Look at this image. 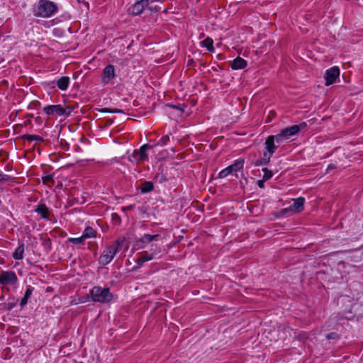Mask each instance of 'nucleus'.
Instances as JSON below:
<instances>
[{
    "mask_svg": "<svg viewBox=\"0 0 363 363\" xmlns=\"http://www.w3.org/2000/svg\"><path fill=\"white\" fill-rule=\"evenodd\" d=\"M306 127V123H301L298 125H294L291 127L286 128L281 130L284 133L285 138L289 140L291 136L298 133L301 130L305 128Z\"/></svg>",
    "mask_w": 363,
    "mask_h": 363,
    "instance_id": "6e6552de",
    "label": "nucleus"
},
{
    "mask_svg": "<svg viewBox=\"0 0 363 363\" xmlns=\"http://www.w3.org/2000/svg\"><path fill=\"white\" fill-rule=\"evenodd\" d=\"M85 238H83V235L79 238H70L68 239V241L69 242H72L73 244L79 245L84 242Z\"/></svg>",
    "mask_w": 363,
    "mask_h": 363,
    "instance_id": "bb28decb",
    "label": "nucleus"
},
{
    "mask_svg": "<svg viewBox=\"0 0 363 363\" xmlns=\"http://www.w3.org/2000/svg\"><path fill=\"white\" fill-rule=\"evenodd\" d=\"M262 171L264 173L263 178H262L264 179V181H267L272 177L273 174H272V171L268 170L267 168H263Z\"/></svg>",
    "mask_w": 363,
    "mask_h": 363,
    "instance_id": "cd10ccee",
    "label": "nucleus"
},
{
    "mask_svg": "<svg viewBox=\"0 0 363 363\" xmlns=\"http://www.w3.org/2000/svg\"><path fill=\"white\" fill-rule=\"evenodd\" d=\"M155 259L154 254H151L149 252L145 251L140 254L139 257L137 258L136 263L138 267H141L145 262L150 261Z\"/></svg>",
    "mask_w": 363,
    "mask_h": 363,
    "instance_id": "4468645a",
    "label": "nucleus"
},
{
    "mask_svg": "<svg viewBox=\"0 0 363 363\" xmlns=\"http://www.w3.org/2000/svg\"><path fill=\"white\" fill-rule=\"evenodd\" d=\"M270 158L271 157H269L267 155L263 154V157L262 159L257 160L255 162V166L266 165V164H267L269 162Z\"/></svg>",
    "mask_w": 363,
    "mask_h": 363,
    "instance_id": "a878e982",
    "label": "nucleus"
},
{
    "mask_svg": "<svg viewBox=\"0 0 363 363\" xmlns=\"http://www.w3.org/2000/svg\"><path fill=\"white\" fill-rule=\"evenodd\" d=\"M123 240H118L112 245L106 246L101 255L99 258V262L101 265L109 264L114 258L116 253L121 250Z\"/></svg>",
    "mask_w": 363,
    "mask_h": 363,
    "instance_id": "f03ea898",
    "label": "nucleus"
},
{
    "mask_svg": "<svg viewBox=\"0 0 363 363\" xmlns=\"http://www.w3.org/2000/svg\"><path fill=\"white\" fill-rule=\"evenodd\" d=\"M335 168V166L333 164H330L327 167V172H329L330 169H333Z\"/></svg>",
    "mask_w": 363,
    "mask_h": 363,
    "instance_id": "58836bf2",
    "label": "nucleus"
},
{
    "mask_svg": "<svg viewBox=\"0 0 363 363\" xmlns=\"http://www.w3.org/2000/svg\"><path fill=\"white\" fill-rule=\"evenodd\" d=\"M57 11V6L49 0H40L33 7V15L36 17L50 18Z\"/></svg>",
    "mask_w": 363,
    "mask_h": 363,
    "instance_id": "f257e3e1",
    "label": "nucleus"
},
{
    "mask_svg": "<svg viewBox=\"0 0 363 363\" xmlns=\"http://www.w3.org/2000/svg\"><path fill=\"white\" fill-rule=\"evenodd\" d=\"M101 112H104V113H123V111L122 109H118V108H114V109H109V108H103L101 110Z\"/></svg>",
    "mask_w": 363,
    "mask_h": 363,
    "instance_id": "c85d7f7f",
    "label": "nucleus"
},
{
    "mask_svg": "<svg viewBox=\"0 0 363 363\" xmlns=\"http://www.w3.org/2000/svg\"><path fill=\"white\" fill-rule=\"evenodd\" d=\"M96 232L91 228V227H86L83 232V238L85 239L86 238H94L96 236Z\"/></svg>",
    "mask_w": 363,
    "mask_h": 363,
    "instance_id": "412c9836",
    "label": "nucleus"
},
{
    "mask_svg": "<svg viewBox=\"0 0 363 363\" xmlns=\"http://www.w3.org/2000/svg\"><path fill=\"white\" fill-rule=\"evenodd\" d=\"M247 66V62L240 57H236L231 62V68L233 69H244Z\"/></svg>",
    "mask_w": 363,
    "mask_h": 363,
    "instance_id": "2eb2a0df",
    "label": "nucleus"
},
{
    "mask_svg": "<svg viewBox=\"0 0 363 363\" xmlns=\"http://www.w3.org/2000/svg\"><path fill=\"white\" fill-rule=\"evenodd\" d=\"M155 179H156V181H157V182H159L160 183L162 184V183L165 182L167 180V178L163 174H158L155 177Z\"/></svg>",
    "mask_w": 363,
    "mask_h": 363,
    "instance_id": "7c9ffc66",
    "label": "nucleus"
},
{
    "mask_svg": "<svg viewBox=\"0 0 363 363\" xmlns=\"http://www.w3.org/2000/svg\"><path fill=\"white\" fill-rule=\"evenodd\" d=\"M69 84V78L68 77H62L57 82V87L62 90L65 91Z\"/></svg>",
    "mask_w": 363,
    "mask_h": 363,
    "instance_id": "a211bd4d",
    "label": "nucleus"
},
{
    "mask_svg": "<svg viewBox=\"0 0 363 363\" xmlns=\"http://www.w3.org/2000/svg\"><path fill=\"white\" fill-rule=\"evenodd\" d=\"M158 0H148V5L152 4L154 2L157 1Z\"/></svg>",
    "mask_w": 363,
    "mask_h": 363,
    "instance_id": "ea45409f",
    "label": "nucleus"
},
{
    "mask_svg": "<svg viewBox=\"0 0 363 363\" xmlns=\"http://www.w3.org/2000/svg\"><path fill=\"white\" fill-rule=\"evenodd\" d=\"M279 146L276 144L274 140L273 137L268 136L265 141V149L266 152H264V155L271 157L274 152L277 150Z\"/></svg>",
    "mask_w": 363,
    "mask_h": 363,
    "instance_id": "9b49d317",
    "label": "nucleus"
},
{
    "mask_svg": "<svg viewBox=\"0 0 363 363\" xmlns=\"http://www.w3.org/2000/svg\"><path fill=\"white\" fill-rule=\"evenodd\" d=\"M305 199L303 197L293 199V203L290 205L289 210L293 213L301 212L303 209Z\"/></svg>",
    "mask_w": 363,
    "mask_h": 363,
    "instance_id": "ddd939ff",
    "label": "nucleus"
},
{
    "mask_svg": "<svg viewBox=\"0 0 363 363\" xmlns=\"http://www.w3.org/2000/svg\"><path fill=\"white\" fill-rule=\"evenodd\" d=\"M340 76V69L335 66L326 70L325 74V85L329 86L333 84Z\"/></svg>",
    "mask_w": 363,
    "mask_h": 363,
    "instance_id": "423d86ee",
    "label": "nucleus"
},
{
    "mask_svg": "<svg viewBox=\"0 0 363 363\" xmlns=\"http://www.w3.org/2000/svg\"><path fill=\"white\" fill-rule=\"evenodd\" d=\"M18 278L13 272H2L0 274V283L3 284H14Z\"/></svg>",
    "mask_w": 363,
    "mask_h": 363,
    "instance_id": "1a4fd4ad",
    "label": "nucleus"
},
{
    "mask_svg": "<svg viewBox=\"0 0 363 363\" xmlns=\"http://www.w3.org/2000/svg\"><path fill=\"white\" fill-rule=\"evenodd\" d=\"M264 182H265V181H264V179H262V180H259V181L257 182V184H258L259 187H260V188H263V187H264Z\"/></svg>",
    "mask_w": 363,
    "mask_h": 363,
    "instance_id": "4c0bfd02",
    "label": "nucleus"
},
{
    "mask_svg": "<svg viewBox=\"0 0 363 363\" xmlns=\"http://www.w3.org/2000/svg\"><path fill=\"white\" fill-rule=\"evenodd\" d=\"M43 110L47 115L56 114L58 116H62L65 113V111L61 105L47 106L44 107Z\"/></svg>",
    "mask_w": 363,
    "mask_h": 363,
    "instance_id": "f8f14e48",
    "label": "nucleus"
},
{
    "mask_svg": "<svg viewBox=\"0 0 363 363\" xmlns=\"http://www.w3.org/2000/svg\"><path fill=\"white\" fill-rule=\"evenodd\" d=\"M270 137L274 138V140L275 141L276 144L279 146L282 143L285 142L286 138H285V136L284 133L281 131L280 133L276 135H269Z\"/></svg>",
    "mask_w": 363,
    "mask_h": 363,
    "instance_id": "393cba45",
    "label": "nucleus"
},
{
    "mask_svg": "<svg viewBox=\"0 0 363 363\" xmlns=\"http://www.w3.org/2000/svg\"><path fill=\"white\" fill-rule=\"evenodd\" d=\"M244 165V160L240 159L236 160L233 164L228 166L225 169L221 170L219 172L220 178H225L230 174L237 172L238 170L242 169Z\"/></svg>",
    "mask_w": 363,
    "mask_h": 363,
    "instance_id": "39448f33",
    "label": "nucleus"
},
{
    "mask_svg": "<svg viewBox=\"0 0 363 363\" xmlns=\"http://www.w3.org/2000/svg\"><path fill=\"white\" fill-rule=\"evenodd\" d=\"M169 141V136L164 135L159 140L158 144L161 146H164V145H166Z\"/></svg>",
    "mask_w": 363,
    "mask_h": 363,
    "instance_id": "c756f323",
    "label": "nucleus"
},
{
    "mask_svg": "<svg viewBox=\"0 0 363 363\" xmlns=\"http://www.w3.org/2000/svg\"><path fill=\"white\" fill-rule=\"evenodd\" d=\"M159 237L160 235L158 234L153 235L145 234L140 239L139 242L141 243H147L152 242V240H157Z\"/></svg>",
    "mask_w": 363,
    "mask_h": 363,
    "instance_id": "aec40b11",
    "label": "nucleus"
},
{
    "mask_svg": "<svg viewBox=\"0 0 363 363\" xmlns=\"http://www.w3.org/2000/svg\"><path fill=\"white\" fill-rule=\"evenodd\" d=\"M147 6L148 0H140L133 4L129 10L131 14L137 16L141 14Z\"/></svg>",
    "mask_w": 363,
    "mask_h": 363,
    "instance_id": "9d476101",
    "label": "nucleus"
},
{
    "mask_svg": "<svg viewBox=\"0 0 363 363\" xmlns=\"http://www.w3.org/2000/svg\"><path fill=\"white\" fill-rule=\"evenodd\" d=\"M115 77L116 74L114 66L108 65L104 69L102 74V82L104 84H108L113 81Z\"/></svg>",
    "mask_w": 363,
    "mask_h": 363,
    "instance_id": "0eeeda50",
    "label": "nucleus"
},
{
    "mask_svg": "<svg viewBox=\"0 0 363 363\" xmlns=\"http://www.w3.org/2000/svg\"><path fill=\"white\" fill-rule=\"evenodd\" d=\"M161 252V248L160 247L155 246V248H152L150 253L154 254L155 259L157 256Z\"/></svg>",
    "mask_w": 363,
    "mask_h": 363,
    "instance_id": "2f4dec72",
    "label": "nucleus"
},
{
    "mask_svg": "<svg viewBox=\"0 0 363 363\" xmlns=\"http://www.w3.org/2000/svg\"><path fill=\"white\" fill-rule=\"evenodd\" d=\"M25 251L24 244L20 242L18 246L16 247L15 251L13 253V257L15 259L21 260L23 258V254Z\"/></svg>",
    "mask_w": 363,
    "mask_h": 363,
    "instance_id": "dca6fc26",
    "label": "nucleus"
},
{
    "mask_svg": "<svg viewBox=\"0 0 363 363\" xmlns=\"http://www.w3.org/2000/svg\"><path fill=\"white\" fill-rule=\"evenodd\" d=\"M53 180V176L52 174L47 175L43 177V181L44 183H49Z\"/></svg>",
    "mask_w": 363,
    "mask_h": 363,
    "instance_id": "473e14b6",
    "label": "nucleus"
},
{
    "mask_svg": "<svg viewBox=\"0 0 363 363\" xmlns=\"http://www.w3.org/2000/svg\"><path fill=\"white\" fill-rule=\"evenodd\" d=\"M213 41L211 38H206L204 40H203L201 43V45L202 47H205L207 48V50L208 51H213Z\"/></svg>",
    "mask_w": 363,
    "mask_h": 363,
    "instance_id": "4be33fe9",
    "label": "nucleus"
},
{
    "mask_svg": "<svg viewBox=\"0 0 363 363\" xmlns=\"http://www.w3.org/2000/svg\"><path fill=\"white\" fill-rule=\"evenodd\" d=\"M44 219H48L49 209L44 203L39 204L35 210Z\"/></svg>",
    "mask_w": 363,
    "mask_h": 363,
    "instance_id": "f3484780",
    "label": "nucleus"
},
{
    "mask_svg": "<svg viewBox=\"0 0 363 363\" xmlns=\"http://www.w3.org/2000/svg\"><path fill=\"white\" fill-rule=\"evenodd\" d=\"M90 294L92 300L95 302L108 303L113 298V295L110 293L109 289L101 286H94L90 291Z\"/></svg>",
    "mask_w": 363,
    "mask_h": 363,
    "instance_id": "7ed1b4c3",
    "label": "nucleus"
},
{
    "mask_svg": "<svg viewBox=\"0 0 363 363\" xmlns=\"http://www.w3.org/2000/svg\"><path fill=\"white\" fill-rule=\"evenodd\" d=\"M336 336H337L336 333H332L328 334L326 337L328 339H334V338H335Z\"/></svg>",
    "mask_w": 363,
    "mask_h": 363,
    "instance_id": "e433bc0d",
    "label": "nucleus"
},
{
    "mask_svg": "<svg viewBox=\"0 0 363 363\" xmlns=\"http://www.w3.org/2000/svg\"><path fill=\"white\" fill-rule=\"evenodd\" d=\"M173 107L177 108V110H179L181 112V113L183 112V110L182 108H179L177 106H173Z\"/></svg>",
    "mask_w": 363,
    "mask_h": 363,
    "instance_id": "a19ab883",
    "label": "nucleus"
},
{
    "mask_svg": "<svg viewBox=\"0 0 363 363\" xmlns=\"http://www.w3.org/2000/svg\"><path fill=\"white\" fill-rule=\"evenodd\" d=\"M151 147L152 146L149 145L148 144H145L142 145L139 150H134L133 153L129 155V161L132 162H138L147 160L148 155L147 153V150L150 149Z\"/></svg>",
    "mask_w": 363,
    "mask_h": 363,
    "instance_id": "20e7f679",
    "label": "nucleus"
},
{
    "mask_svg": "<svg viewBox=\"0 0 363 363\" xmlns=\"http://www.w3.org/2000/svg\"><path fill=\"white\" fill-rule=\"evenodd\" d=\"M22 138L27 141H36L38 143L43 141V138L36 135H24Z\"/></svg>",
    "mask_w": 363,
    "mask_h": 363,
    "instance_id": "5701e85b",
    "label": "nucleus"
},
{
    "mask_svg": "<svg viewBox=\"0 0 363 363\" xmlns=\"http://www.w3.org/2000/svg\"><path fill=\"white\" fill-rule=\"evenodd\" d=\"M153 188V184L151 182H145L142 184L140 190L142 193L145 194L151 191Z\"/></svg>",
    "mask_w": 363,
    "mask_h": 363,
    "instance_id": "b1692460",
    "label": "nucleus"
},
{
    "mask_svg": "<svg viewBox=\"0 0 363 363\" xmlns=\"http://www.w3.org/2000/svg\"><path fill=\"white\" fill-rule=\"evenodd\" d=\"M33 288H32L30 286H28L24 296L20 302V306L21 307H24L27 304L28 299L30 298L33 294Z\"/></svg>",
    "mask_w": 363,
    "mask_h": 363,
    "instance_id": "6ab92c4d",
    "label": "nucleus"
},
{
    "mask_svg": "<svg viewBox=\"0 0 363 363\" xmlns=\"http://www.w3.org/2000/svg\"><path fill=\"white\" fill-rule=\"evenodd\" d=\"M148 9L151 11H154V12H157L160 9V7H159L158 6H149L148 7Z\"/></svg>",
    "mask_w": 363,
    "mask_h": 363,
    "instance_id": "f704fd0d",
    "label": "nucleus"
},
{
    "mask_svg": "<svg viewBox=\"0 0 363 363\" xmlns=\"http://www.w3.org/2000/svg\"><path fill=\"white\" fill-rule=\"evenodd\" d=\"M288 212H291V210H289V207H287V208H283V209H281V210L280 211V213H281V215H284V214H285V213H288Z\"/></svg>",
    "mask_w": 363,
    "mask_h": 363,
    "instance_id": "c9c22d12",
    "label": "nucleus"
},
{
    "mask_svg": "<svg viewBox=\"0 0 363 363\" xmlns=\"http://www.w3.org/2000/svg\"><path fill=\"white\" fill-rule=\"evenodd\" d=\"M9 179V177L6 174H3L0 171V182H6Z\"/></svg>",
    "mask_w": 363,
    "mask_h": 363,
    "instance_id": "72a5a7b5",
    "label": "nucleus"
}]
</instances>
